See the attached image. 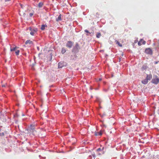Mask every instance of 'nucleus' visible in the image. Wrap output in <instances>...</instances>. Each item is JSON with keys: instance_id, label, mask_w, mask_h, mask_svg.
<instances>
[{"instance_id": "c756f323", "label": "nucleus", "mask_w": 159, "mask_h": 159, "mask_svg": "<svg viewBox=\"0 0 159 159\" xmlns=\"http://www.w3.org/2000/svg\"><path fill=\"white\" fill-rule=\"evenodd\" d=\"M127 131H128V132H129V131H128V130H126V132H125V133H127Z\"/></svg>"}, {"instance_id": "4468645a", "label": "nucleus", "mask_w": 159, "mask_h": 159, "mask_svg": "<svg viewBox=\"0 0 159 159\" xmlns=\"http://www.w3.org/2000/svg\"><path fill=\"white\" fill-rule=\"evenodd\" d=\"M148 80L146 78L142 81V83L144 84H146L148 83Z\"/></svg>"}, {"instance_id": "473e14b6", "label": "nucleus", "mask_w": 159, "mask_h": 159, "mask_svg": "<svg viewBox=\"0 0 159 159\" xmlns=\"http://www.w3.org/2000/svg\"><path fill=\"white\" fill-rule=\"evenodd\" d=\"M20 6H21V7L22 8V6L21 4H20Z\"/></svg>"}, {"instance_id": "c9c22d12", "label": "nucleus", "mask_w": 159, "mask_h": 159, "mask_svg": "<svg viewBox=\"0 0 159 159\" xmlns=\"http://www.w3.org/2000/svg\"><path fill=\"white\" fill-rule=\"evenodd\" d=\"M104 147H103V148H102V150H103V149H104Z\"/></svg>"}, {"instance_id": "6e6552de", "label": "nucleus", "mask_w": 159, "mask_h": 159, "mask_svg": "<svg viewBox=\"0 0 159 159\" xmlns=\"http://www.w3.org/2000/svg\"><path fill=\"white\" fill-rule=\"evenodd\" d=\"M146 41L143 40L142 39H140V40L138 42V44L139 46H141L142 44H145L146 43Z\"/></svg>"}, {"instance_id": "b1692460", "label": "nucleus", "mask_w": 159, "mask_h": 159, "mask_svg": "<svg viewBox=\"0 0 159 159\" xmlns=\"http://www.w3.org/2000/svg\"><path fill=\"white\" fill-rule=\"evenodd\" d=\"M84 31L86 33H89V34H90V33L89 32V31L87 30H85Z\"/></svg>"}, {"instance_id": "72a5a7b5", "label": "nucleus", "mask_w": 159, "mask_h": 159, "mask_svg": "<svg viewBox=\"0 0 159 159\" xmlns=\"http://www.w3.org/2000/svg\"><path fill=\"white\" fill-rule=\"evenodd\" d=\"M89 157H90V158H92V156H90Z\"/></svg>"}, {"instance_id": "f3484780", "label": "nucleus", "mask_w": 159, "mask_h": 159, "mask_svg": "<svg viewBox=\"0 0 159 159\" xmlns=\"http://www.w3.org/2000/svg\"><path fill=\"white\" fill-rule=\"evenodd\" d=\"M66 49L65 48H62L61 52L62 54H64L66 52Z\"/></svg>"}, {"instance_id": "c85d7f7f", "label": "nucleus", "mask_w": 159, "mask_h": 159, "mask_svg": "<svg viewBox=\"0 0 159 159\" xmlns=\"http://www.w3.org/2000/svg\"><path fill=\"white\" fill-rule=\"evenodd\" d=\"M2 87H5V85H4V84L2 85Z\"/></svg>"}, {"instance_id": "393cba45", "label": "nucleus", "mask_w": 159, "mask_h": 159, "mask_svg": "<svg viewBox=\"0 0 159 159\" xmlns=\"http://www.w3.org/2000/svg\"><path fill=\"white\" fill-rule=\"evenodd\" d=\"M4 135V133L2 132V133H0V136H2Z\"/></svg>"}, {"instance_id": "dca6fc26", "label": "nucleus", "mask_w": 159, "mask_h": 159, "mask_svg": "<svg viewBox=\"0 0 159 159\" xmlns=\"http://www.w3.org/2000/svg\"><path fill=\"white\" fill-rule=\"evenodd\" d=\"M28 43L29 44H33V42L30 40H27L25 42V44H27Z\"/></svg>"}, {"instance_id": "ddd939ff", "label": "nucleus", "mask_w": 159, "mask_h": 159, "mask_svg": "<svg viewBox=\"0 0 159 159\" xmlns=\"http://www.w3.org/2000/svg\"><path fill=\"white\" fill-rule=\"evenodd\" d=\"M16 46L15 47H11L10 51H16V48H18Z\"/></svg>"}, {"instance_id": "2eb2a0df", "label": "nucleus", "mask_w": 159, "mask_h": 159, "mask_svg": "<svg viewBox=\"0 0 159 159\" xmlns=\"http://www.w3.org/2000/svg\"><path fill=\"white\" fill-rule=\"evenodd\" d=\"M61 15L60 14L59 16L57 18L56 20L57 21H58L61 20H62V19H61Z\"/></svg>"}, {"instance_id": "9d476101", "label": "nucleus", "mask_w": 159, "mask_h": 159, "mask_svg": "<svg viewBox=\"0 0 159 159\" xmlns=\"http://www.w3.org/2000/svg\"><path fill=\"white\" fill-rule=\"evenodd\" d=\"M148 67L146 64H144L142 66L141 69L143 71L145 70L148 68Z\"/></svg>"}, {"instance_id": "aec40b11", "label": "nucleus", "mask_w": 159, "mask_h": 159, "mask_svg": "<svg viewBox=\"0 0 159 159\" xmlns=\"http://www.w3.org/2000/svg\"><path fill=\"white\" fill-rule=\"evenodd\" d=\"M46 26L45 25H42L41 27V29L42 30H43L45 29V27Z\"/></svg>"}, {"instance_id": "7c9ffc66", "label": "nucleus", "mask_w": 159, "mask_h": 159, "mask_svg": "<svg viewBox=\"0 0 159 159\" xmlns=\"http://www.w3.org/2000/svg\"><path fill=\"white\" fill-rule=\"evenodd\" d=\"M68 134V133L67 132V133H66V134L65 135H67V134Z\"/></svg>"}, {"instance_id": "39448f33", "label": "nucleus", "mask_w": 159, "mask_h": 159, "mask_svg": "<svg viewBox=\"0 0 159 159\" xmlns=\"http://www.w3.org/2000/svg\"><path fill=\"white\" fill-rule=\"evenodd\" d=\"M73 43L71 41H68L67 42L66 44V46L69 48H71L72 47Z\"/></svg>"}, {"instance_id": "4be33fe9", "label": "nucleus", "mask_w": 159, "mask_h": 159, "mask_svg": "<svg viewBox=\"0 0 159 159\" xmlns=\"http://www.w3.org/2000/svg\"><path fill=\"white\" fill-rule=\"evenodd\" d=\"M117 43L119 46L120 47H122V44H121L118 41H117Z\"/></svg>"}, {"instance_id": "20e7f679", "label": "nucleus", "mask_w": 159, "mask_h": 159, "mask_svg": "<svg viewBox=\"0 0 159 159\" xmlns=\"http://www.w3.org/2000/svg\"><path fill=\"white\" fill-rule=\"evenodd\" d=\"M29 30L30 31V34L32 36H34L35 35V34L38 31L37 29H32L31 27H30Z\"/></svg>"}, {"instance_id": "a878e982", "label": "nucleus", "mask_w": 159, "mask_h": 159, "mask_svg": "<svg viewBox=\"0 0 159 159\" xmlns=\"http://www.w3.org/2000/svg\"><path fill=\"white\" fill-rule=\"evenodd\" d=\"M101 150V148H98V149H97V151H100Z\"/></svg>"}, {"instance_id": "cd10ccee", "label": "nucleus", "mask_w": 159, "mask_h": 159, "mask_svg": "<svg viewBox=\"0 0 159 159\" xmlns=\"http://www.w3.org/2000/svg\"><path fill=\"white\" fill-rule=\"evenodd\" d=\"M102 80V79L101 78H99L98 80V81H101Z\"/></svg>"}, {"instance_id": "423d86ee", "label": "nucleus", "mask_w": 159, "mask_h": 159, "mask_svg": "<svg viewBox=\"0 0 159 159\" xmlns=\"http://www.w3.org/2000/svg\"><path fill=\"white\" fill-rule=\"evenodd\" d=\"M145 52L146 53L149 54H152V50L149 48H146L145 49Z\"/></svg>"}, {"instance_id": "f8f14e48", "label": "nucleus", "mask_w": 159, "mask_h": 159, "mask_svg": "<svg viewBox=\"0 0 159 159\" xmlns=\"http://www.w3.org/2000/svg\"><path fill=\"white\" fill-rule=\"evenodd\" d=\"M152 75L151 74L147 75L146 79L148 80H150L152 78Z\"/></svg>"}, {"instance_id": "f03ea898", "label": "nucleus", "mask_w": 159, "mask_h": 159, "mask_svg": "<svg viewBox=\"0 0 159 159\" xmlns=\"http://www.w3.org/2000/svg\"><path fill=\"white\" fill-rule=\"evenodd\" d=\"M79 44L76 43H75V46L72 49V52L75 53H77L79 52Z\"/></svg>"}, {"instance_id": "a211bd4d", "label": "nucleus", "mask_w": 159, "mask_h": 159, "mask_svg": "<svg viewBox=\"0 0 159 159\" xmlns=\"http://www.w3.org/2000/svg\"><path fill=\"white\" fill-rule=\"evenodd\" d=\"M43 3L42 2H39L38 4V6L39 8H41L43 7Z\"/></svg>"}, {"instance_id": "bb28decb", "label": "nucleus", "mask_w": 159, "mask_h": 159, "mask_svg": "<svg viewBox=\"0 0 159 159\" xmlns=\"http://www.w3.org/2000/svg\"><path fill=\"white\" fill-rule=\"evenodd\" d=\"M92 156H93V157H96V156L95 155V154H92Z\"/></svg>"}, {"instance_id": "2f4dec72", "label": "nucleus", "mask_w": 159, "mask_h": 159, "mask_svg": "<svg viewBox=\"0 0 159 159\" xmlns=\"http://www.w3.org/2000/svg\"><path fill=\"white\" fill-rule=\"evenodd\" d=\"M10 0H5V1H10Z\"/></svg>"}, {"instance_id": "7ed1b4c3", "label": "nucleus", "mask_w": 159, "mask_h": 159, "mask_svg": "<svg viewBox=\"0 0 159 159\" xmlns=\"http://www.w3.org/2000/svg\"><path fill=\"white\" fill-rule=\"evenodd\" d=\"M152 82L155 84H157L159 82V79L157 75L153 76V79L152 80Z\"/></svg>"}, {"instance_id": "0eeeda50", "label": "nucleus", "mask_w": 159, "mask_h": 159, "mask_svg": "<svg viewBox=\"0 0 159 159\" xmlns=\"http://www.w3.org/2000/svg\"><path fill=\"white\" fill-rule=\"evenodd\" d=\"M104 130H101L99 132H95V135L96 136L98 135H101L102 134L103 132L104 131Z\"/></svg>"}, {"instance_id": "5701e85b", "label": "nucleus", "mask_w": 159, "mask_h": 159, "mask_svg": "<svg viewBox=\"0 0 159 159\" xmlns=\"http://www.w3.org/2000/svg\"><path fill=\"white\" fill-rule=\"evenodd\" d=\"M33 15V14L32 13H30L29 14V15L31 17Z\"/></svg>"}, {"instance_id": "f704fd0d", "label": "nucleus", "mask_w": 159, "mask_h": 159, "mask_svg": "<svg viewBox=\"0 0 159 159\" xmlns=\"http://www.w3.org/2000/svg\"><path fill=\"white\" fill-rule=\"evenodd\" d=\"M112 133V132H111V131L110 132V133Z\"/></svg>"}, {"instance_id": "1a4fd4ad", "label": "nucleus", "mask_w": 159, "mask_h": 159, "mask_svg": "<svg viewBox=\"0 0 159 159\" xmlns=\"http://www.w3.org/2000/svg\"><path fill=\"white\" fill-rule=\"evenodd\" d=\"M30 129H37L36 127V125L35 124H32L30 125L29 126Z\"/></svg>"}, {"instance_id": "412c9836", "label": "nucleus", "mask_w": 159, "mask_h": 159, "mask_svg": "<svg viewBox=\"0 0 159 159\" xmlns=\"http://www.w3.org/2000/svg\"><path fill=\"white\" fill-rule=\"evenodd\" d=\"M20 52V50H16L15 51V53L16 55H18L19 54V52Z\"/></svg>"}, {"instance_id": "6ab92c4d", "label": "nucleus", "mask_w": 159, "mask_h": 159, "mask_svg": "<svg viewBox=\"0 0 159 159\" xmlns=\"http://www.w3.org/2000/svg\"><path fill=\"white\" fill-rule=\"evenodd\" d=\"M101 36V34L100 33H98L96 35V37L98 38H100Z\"/></svg>"}, {"instance_id": "9b49d317", "label": "nucleus", "mask_w": 159, "mask_h": 159, "mask_svg": "<svg viewBox=\"0 0 159 159\" xmlns=\"http://www.w3.org/2000/svg\"><path fill=\"white\" fill-rule=\"evenodd\" d=\"M64 66L63 62H59L58 63V68H62Z\"/></svg>"}, {"instance_id": "f257e3e1", "label": "nucleus", "mask_w": 159, "mask_h": 159, "mask_svg": "<svg viewBox=\"0 0 159 159\" xmlns=\"http://www.w3.org/2000/svg\"><path fill=\"white\" fill-rule=\"evenodd\" d=\"M32 131H31V130H22V131H21L22 132L24 133L25 134H32L33 135H34L35 134V133L36 131V130H32Z\"/></svg>"}]
</instances>
